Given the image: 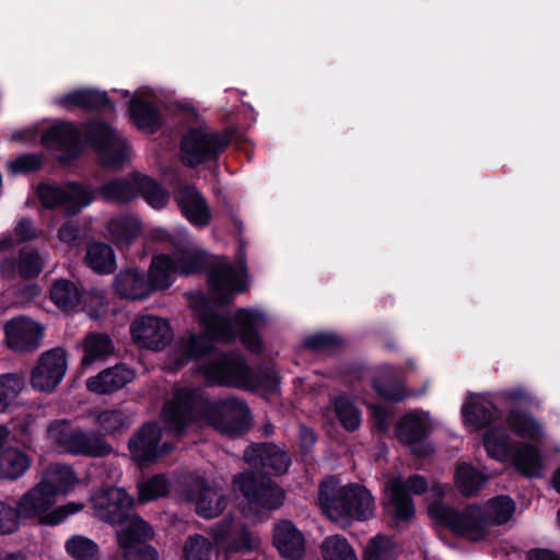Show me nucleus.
Instances as JSON below:
<instances>
[{"mask_svg":"<svg viewBox=\"0 0 560 560\" xmlns=\"http://www.w3.org/2000/svg\"><path fill=\"white\" fill-rule=\"evenodd\" d=\"M454 479L455 485L462 494L465 497H471L482 489L489 479V476L486 475L485 471L476 469L468 463H460L455 469Z\"/></svg>","mask_w":560,"mask_h":560,"instance_id":"58836bf2","label":"nucleus"},{"mask_svg":"<svg viewBox=\"0 0 560 560\" xmlns=\"http://www.w3.org/2000/svg\"><path fill=\"white\" fill-rule=\"evenodd\" d=\"M67 371V355L61 348L43 353L33 369L32 386L39 392H50L62 381Z\"/></svg>","mask_w":560,"mask_h":560,"instance_id":"6ab92c4d","label":"nucleus"},{"mask_svg":"<svg viewBox=\"0 0 560 560\" xmlns=\"http://www.w3.org/2000/svg\"><path fill=\"white\" fill-rule=\"evenodd\" d=\"M114 352V343L109 336L100 332L89 334L83 341L82 368L104 361Z\"/></svg>","mask_w":560,"mask_h":560,"instance_id":"e433bc0d","label":"nucleus"},{"mask_svg":"<svg viewBox=\"0 0 560 560\" xmlns=\"http://www.w3.org/2000/svg\"><path fill=\"white\" fill-rule=\"evenodd\" d=\"M168 490V481L163 475L154 476L138 483L139 500L141 502L152 501L163 497Z\"/></svg>","mask_w":560,"mask_h":560,"instance_id":"5fc2aeb1","label":"nucleus"},{"mask_svg":"<svg viewBox=\"0 0 560 560\" xmlns=\"http://www.w3.org/2000/svg\"><path fill=\"white\" fill-rule=\"evenodd\" d=\"M84 136L106 166L119 167L131 156V149L122 135L104 121L89 122L84 127Z\"/></svg>","mask_w":560,"mask_h":560,"instance_id":"9d476101","label":"nucleus"},{"mask_svg":"<svg viewBox=\"0 0 560 560\" xmlns=\"http://www.w3.org/2000/svg\"><path fill=\"white\" fill-rule=\"evenodd\" d=\"M31 466L30 456L20 448L8 447L0 453V477L18 479Z\"/></svg>","mask_w":560,"mask_h":560,"instance_id":"ea45409f","label":"nucleus"},{"mask_svg":"<svg viewBox=\"0 0 560 560\" xmlns=\"http://www.w3.org/2000/svg\"><path fill=\"white\" fill-rule=\"evenodd\" d=\"M136 177L110 180L101 187L100 194L107 201L127 202L137 196Z\"/></svg>","mask_w":560,"mask_h":560,"instance_id":"c03bdc74","label":"nucleus"},{"mask_svg":"<svg viewBox=\"0 0 560 560\" xmlns=\"http://www.w3.org/2000/svg\"><path fill=\"white\" fill-rule=\"evenodd\" d=\"M152 536L151 527L142 518L130 520L125 529L116 534L124 560H156V551L144 540Z\"/></svg>","mask_w":560,"mask_h":560,"instance_id":"f3484780","label":"nucleus"},{"mask_svg":"<svg viewBox=\"0 0 560 560\" xmlns=\"http://www.w3.org/2000/svg\"><path fill=\"white\" fill-rule=\"evenodd\" d=\"M553 487L558 493H560V467L557 469L553 476Z\"/></svg>","mask_w":560,"mask_h":560,"instance_id":"774afa93","label":"nucleus"},{"mask_svg":"<svg viewBox=\"0 0 560 560\" xmlns=\"http://www.w3.org/2000/svg\"><path fill=\"white\" fill-rule=\"evenodd\" d=\"M233 490L240 492L248 504V509L257 513L259 510H276L284 500L283 490L269 478L252 471L236 475Z\"/></svg>","mask_w":560,"mask_h":560,"instance_id":"9b49d317","label":"nucleus"},{"mask_svg":"<svg viewBox=\"0 0 560 560\" xmlns=\"http://www.w3.org/2000/svg\"><path fill=\"white\" fill-rule=\"evenodd\" d=\"M374 425L381 432L388 430L390 424L392 411L382 405H371Z\"/></svg>","mask_w":560,"mask_h":560,"instance_id":"052dcab7","label":"nucleus"},{"mask_svg":"<svg viewBox=\"0 0 560 560\" xmlns=\"http://www.w3.org/2000/svg\"><path fill=\"white\" fill-rule=\"evenodd\" d=\"M320 550L323 560H358L352 546L340 535L325 538Z\"/></svg>","mask_w":560,"mask_h":560,"instance_id":"49530a36","label":"nucleus"},{"mask_svg":"<svg viewBox=\"0 0 560 560\" xmlns=\"http://www.w3.org/2000/svg\"><path fill=\"white\" fill-rule=\"evenodd\" d=\"M129 113L135 125L147 132H153L160 124V116L151 90H141L133 94Z\"/></svg>","mask_w":560,"mask_h":560,"instance_id":"bb28decb","label":"nucleus"},{"mask_svg":"<svg viewBox=\"0 0 560 560\" xmlns=\"http://www.w3.org/2000/svg\"><path fill=\"white\" fill-rule=\"evenodd\" d=\"M504 397L515 402H532L533 397L524 388H514L506 390Z\"/></svg>","mask_w":560,"mask_h":560,"instance_id":"e2e57ef3","label":"nucleus"},{"mask_svg":"<svg viewBox=\"0 0 560 560\" xmlns=\"http://www.w3.org/2000/svg\"><path fill=\"white\" fill-rule=\"evenodd\" d=\"M39 233L34 228L31 220L22 218L18 221L14 229V236H0V252L14 247L18 243L26 242L38 237Z\"/></svg>","mask_w":560,"mask_h":560,"instance_id":"603ef678","label":"nucleus"},{"mask_svg":"<svg viewBox=\"0 0 560 560\" xmlns=\"http://www.w3.org/2000/svg\"><path fill=\"white\" fill-rule=\"evenodd\" d=\"M486 525L491 533L493 526L506 524L514 515L516 504L508 495H498L481 505Z\"/></svg>","mask_w":560,"mask_h":560,"instance_id":"c9c22d12","label":"nucleus"},{"mask_svg":"<svg viewBox=\"0 0 560 560\" xmlns=\"http://www.w3.org/2000/svg\"><path fill=\"white\" fill-rule=\"evenodd\" d=\"M57 104L65 108H104L113 107L106 93L96 90H77L57 100Z\"/></svg>","mask_w":560,"mask_h":560,"instance_id":"4c0bfd02","label":"nucleus"},{"mask_svg":"<svg viewBox=\"0 0 560 560\" xmlns=\"http://www.w3.org/2000/svg\"><path fill=\"white\" fill-rule=\"evenodd\" d=\"M208 283L210 296L201 292L187 294L190 308L196 314L202 334H190L180 340L170 357L168 368L176 370L190 359L201 358L214 348L215 342H230L240 337L242 343L252 352L262 348L257 330L261 328L267 316L259 310H237L232 313L226 304L247 288V273L243 257L234 265L220 259L209 271Z\"/></svg>","mask_w":560,"mask_h":560,"instance_id":"f257e3e1","label":"nucleus"},{"mask_svg":"<svg viewBox=\"0 0 560 560\" xmlns=\"http://www.w3.org/2000/svg\"><path fill=\"white\" fill-rule=\"evenodd\" d=\"M184 560H212L217 557L211 541L201 536H189L183 548Z\"/></svg>","mask_w":560,"mask_h":560,"instance_id":"09e8293b","label":"nucleus"},{"mask_svg":"<svg viewBox=\"0 0 560 560\" xmlns=\"http://www.w3.org/2000/svg\"><path fill=\"white\" fill-rule=\"evenodd\" d=\"M137 194H141L149 206L154 209L164 208L170 199L168 192L154 179L145 175L137 174Z\"/></svg>","mask_w":560,"mask_h":560,"instance_id":"37998d69","label":"nucleus"},{"mask_svg":"<svg viewBox=\"0 0 560 560\" xmlns=\"http://www.w3.org/2000/svg\"><path fill=\"white\" fill-rule=\"evenodd\" d=\"M49 296L51 302L63 312H75L83 301V294L79 287L66 279L54 282Z\"/></svg>","mask_w":560,"mask_h":560,"instance_id":"f704fd0d","label":"nucleus"},{"mask_svg":"<svg viewBox=\"0 0 560 560\" xmlns=\"http://www.w3.org/2000/svg\"><path fill=\"white\" fill-rule=\"evenodd\" d=\"M506 421L513 433L526 442L512 443L505 429L490 428L482 439L487 454L497 462L509 463L526 477L542 476L545 460L539 447L545 436L542 425L530 415L516 410L509 413Z\"/></svg>","mask_w":560,"mask_h":560,"instance_id":"7ed1b4c3","label":"nucleus"},{"mask_svg":"<svg viewBox=\"0 0 560 560\" xmlns=\"http://www.w3.org/2000/svg\"><path fill=\"white\" fill-rule=\"evenodd\" d=\"M47 257L37 249L26 247L21 250L19 260L3 259L0 264V273L4 278H14L18 273L25 278L38 276Z\"/></svg>","mask_w":560,"mask_h":560,"instance_id":"7c9ffc66","label":"nucleus"},{"mask_svg":"<svg viewBox=\"0 0 560 560\" xmlns=\"http://www.w3.org/2000/svg\"><path fill=\"white\" fill-rule=\"evenodd\" d=\"M43 165V155L36 153L22 154L8 162V168L12 174L37 171Z\"/></svg>","mask_w":560,"mask_h":560,"instance_id":"6e6d98bb","label":"nucleus"},{"mask_svg":"<svg viewBox=\"0 0 560 560\" xmlns=\"http://www.w3.org/2000/svg\"><path fill=\"white\" fill-rule=\"evenodd\" d=\"M405 375L401 369L385 365L377 370L373 380V388L377 395L392 401H400L410 394L404 386Z\"/></svg>","mask_w":560,"mask_h":560,"instance_id":"c756f323","label":"nucleus"},{"mask_svg":"<svg viewBox=\"0 0 560 560\" xmlns=\"http://www.w3.org/2000/svg\"><path fill=\"white\" fill-rule=\"evenodd\" d=\"M229 132H209L203 128L189 130L180 144V160L188 166L215 160L230 143Z\"/></svg>","mask_w":560,"mask_h":560,"instance_id":"f8f14e48","label":"nucleus"},{"mask_svg":"<svg viewBox=\"0 0 560 560\" xmlns=\"http://www.w3.org/2000/svg\"><path fill=\"white\" fill-rule=\"evenodd\" d=\"M213 537L218 545L224 548L226 555L247 553L258 549L260 539L241 524L226 522L213 529Z\"/></svg>","mask_w":560,"mask_h":560,"instance_id":"412c9836","label":"nucleus"},{"mask_svg":"<svg viewBox=\"0 0 560 560\" xmlns=\"http://www.w3.org/2000/svg\"><path fill=\"white\" fill-rule=\"evenodd\" d=\"M150 237L171 243L175 248L173 256L160 254L153 257L147 276L152 293L168 289L177 275L189 276L200 272L208 262L207 254L194 244L184 230L171 235L163 229H153Z\"/></svg>","mask_w":560,"mask_h":560,"instance_id":"20e7f679","label":"nucleus"},{"mask_svg":"<svg viewBox=\"0 0 560 560\" xmlns=\"http://www.w3.org/2000/svg\"><path fill=\"white\" fill-rule=\"evenodd\" d=\"M318 500L325 514L342 527L374 515L373 497L357 483L343 486L332 478L327 479L320 485Z\"/></svg>","mask_w":560,"mask_h":560,"instance_id":"39448f33","label":"nucleus"},{"mask_svg":"<svg viewBox=\"0 0 560 560\" xmlns=\"http://www.w3.org/2000/svg\"><path fill=\"white\" fill-rule=\"evenodd\" d=\"M332 410L346 430L354 431L361 425L362 415L355 404L348 397H336L332 400Z\"/></svg>","mask_w":560,"mask_h":560,"instance_id":"a18cd8bd","label":"nucleus"},{"mask_svg":"<svg viewBox=\"0 0 560 560\" xmlns=\"http://www.w3.org/2000/svg\"><path fill=\"white\" fill-rule=\"evenodd\" d=\"M4 330L9 348L15 351L35 349L43 337V328L26 317L11 319L7 323Z\"/></svg>","mask_w":560,"mask_h":560,"instance_id":"393cba45","label":"nucleus"},{"mask_svg":"<svg viewBox=\"0 0 560 560\" xmlns=\"http://www.w3.org/2000/svg\"><path fill=\"white\" fill-rule=\"evenodd\" d=\"M56 501L52 494L37 482L18 501V514L23 520H36L42 525L55 526L83 509V504L78 502L54 508Z\"/></svg>","mask_w":560,"mask_h":560,"instance_id":"6e6552de","label":"nucleus"},{"mask_svg":"<svg viewBox=\"0 0 560 560\" xmlns=\"http://www.w3.org/2000/svg\"><path fill=\"white\" fill-rule=\"evenodd\" d=\"M38 482L57 500L58 495L71 492L79 483V478L71 466L52 464L43 472Z\"/></svg>","mask_w":560,"mask_h":560,"instance_id":"72a5a7b5","label":"nucleus"},{"mask_svg":"<svg viewBox=\"0 0 560 560\" xmlns=\"http://www.w3.org/2000/svg\"><path fill=\"white\" fill-rule=\"evenodd\" d=\"M37 195L45 208L61 207L68 214H75L92 202V192L74 183L65 186L40 184Z\"/></svg>","mask_w":560,"mask_h":560,"instance_id":"2eb2a0df","label":"nucleus"},{"mask_svg":"<svg viewBox=\"0 0 560 560\" xmlns=\"http://www.w3.org/2000/svg\"><path fill=\"white\" fill-rule=\"evenodd\" d=\"M114 288L118 295L130 300H145L153 294L147 275L137 269L120 271Z\"/></svg>","mask_w":560,"mask_h":560,"instance_id":"473e14b6","label":"nucleus"},{"mask_svg":"<svg viewBox=\"0 0 560 560\" xmlns=\"http://www.w3.org/2000/svg\"><path fill=\"white\" fill-rule=\"evenodd\" d=\"M428 511L431 518L448 528L457 537L480 541L490 535L479 504H468L463 510H456L441 502H434L430 504Z\"/></svg>","mask_w":560,"mask_h":560,"instance_id":"0eeeda50","label":"nucleus"},{"mask_svg":"<svg viewBox=\"0 0 560 560\" xmlns=\"http://www.w3.org/2000/svg\"><path fill=\"white\" fill-rule=\"evenodd\" d=\"M447 491L448 486L441 483L433 485L432 488L430 489V493L438 498L444 497Z\"/></svg>","mask_w":560,"mask_h":560,"instance_id":"69168bd1","label":"nucleus"},{"mask_svg":"<svg viewBox=\"0 0 560 560\" xmlns=\"http://www.w3.org/2000/svg\"><path fill=\"white\" fill-rule=\"evenodd\" d=\"M43 145L60 151L61 160L75 156L80 149V137L75 127L70 122L58 121L52 124L40 137Z\"/></svg>","mask_w":560,"mask_h":560,"instance_id":"b1692460","label":"nucleus"},{"mask_svg":"<svg viewBox=\"0 0 560 560\" xmlns=\"http://www.w3.org/2000/svg\"><path fill=\"white\" fill-rule=\"evenodd\" d=\"M339 342L337 336L331 332H318L308 336L304 340V346L311 350H324L337 346Z\"/></svg>","mask_w":560,"mask_h":560,"instance_id":"13d9d810","label":"nucleus"},{"mask_svg":"<svg viewBox=\"0 0 560 560\" xmlns=\"http://www.w3.org/2000/svg\"><path fill=\"white\" fill-rule=\"evenodd\" d=\"M51 444L60 452L86 457H102L112 452V447L94 433L73 428L67 421H55L47 429Z\"/></svg>","mask_w":560,"mask_h":560,"instance_id":"1a4fd4ad","label":"nucleus"},{"mask_svg":"<svg viewBox=\"0 0 560 560\" xmlns=\"http://www.w3.org/2000/svg\"><path fill=\"white\" fill-rule=\"evenodd\" d=\"M175 198L183 214L191 224L205 226L209 223L211 217L209 206L194 186L182 187Z\"/></svg>","mask_w":560,"mask_h":560,"instance_id":"c85d7f7f","label":"nucleus"},{"mask_svg":"<svg viewBox=\"0 0 560 560\" xmlns=\"http://www.w3.org/2000/svg\"><path fill=\"white\" fill-rule=\"evenodd\" d=\"M136 377V372L125 364H116L86 380V388L95 394H112Z\"/></svg>","mask_w":560,"mask_h":560,"instance_id":"cd10ccee","label":"nucleus"},{"mask_svg":"<svg viewBox=\"0 0 560 560\" xmlns=\"http://www.w3.org/2000/svg\"><path fill=\"white\" fill-rule=\"evenodd\" d=\"M20 515L16 508L0 501V534L8 535L14 533L20 527Z\"/></svg>","mask_w":560,"mask_h":560,"instance_id":"4d7b16f0","label":"nucleus"},{"mask_svg":"<svg viewBox=\"0 0 560 560\" xmlns=\"http://www.w3.org/2000/svg\"><path fill=\"white\" fill-rule=\"evenodd\" d=\"M244 459L254 468L261 467L266 474H283L288 470L290 458L285 452L273 444H253L244 452Z\"/></svg>","mask_w":560,"mask_h":560,"instance_id":"5701e85b","label":"nucleus"},{"mask_svg":"<svg viewBox=\"0 0 560 560\" xmlns=\"http://www.w3.org/2000/svg\"><path fill=\"white\" fill-rule=\"evenodd\" d=\"M67 552L74 560H100L97 545L90 538L82 535H74L66 542Z\"/></svg>","mask_w":560,"mask_h":560,"instance_id":"8fccbe9b","label":"nucleus"},{"mask_svg":"<svg viewBox=\"0 0 560 560\" xmlns=\"http://www.w3.org/2000/svg\"><path fill=\"white\" fill-rule=\"evenodd\" d=\"M388 501L387 512L398 521L409 520L415 512L413 503L407 491L413 494H421L428 490L427 480L419 475H413L404 482L400 479H390L386 483Z\"/></svg>","mask_w":560,"mask_h":560,"instance_id":"dca6fc26","label":"nucleus"},{"mask_svg":"<svg viewBox=\"0 0 560 560\" xmlns=\"http://www.w3.org/2000/svg\"><path fill=\"white\" fill-rule=\"evenodd\" d=\"M302 440L306 444H313L315 442V435L312 430L303 428L301 431Z\"/></svg>","mask_w":560,"mask_h":560,"instance_id":"338daca9","label":"nucleus"},{"mask_svg":"<svg viewBox=\"0 0 560 560\" xmlns=\"http://www.w3.org/2000/svg\"><path fill=\"white\" fill-rule=\"evenodd\" d=\"M80 238V231L77 224L73 222H67L60 226L58 231V240L60 243L68 247L78 245Z\"/></svg>","mask_w":560,"mask_h":560,"instance_id":"bf43d9fd","label":"nucleus"},{"mask_svg":"<svg viewBox=\"0 0 560 560\" xmlns=\"http://www.w3.org/2000/svg\"><path fill=\"white\" fill-rule=\"evenodd\" d=\"M132 341L140 348L154 351L164 349L173 339L168 322L154 315H140L130 324Z\"/></svg>","mask_w":560,"mask_h":560,"instance_id":"a211bd4d","label":"nucleus"},{"mask_svg":"<svg viewBox=\"0 0 560 560\" xmlns=\"http://www.w3.org/2000/svg\"><path fill=\"white\" fill-rule=\"evenodd\" d=\"M162 420L168 431L179 434L185 428L197 423L208 424L217 431L235 436L249 427V410L246 404L234 397L210 401L199 389L180 388L174 392L162 411Z\"/></svg>","mask_w":560,"mask_h":560,"instance_id":"f03ea898","label":"nucleus"},{"mask_svg":"<svg viewBox=\"0 0 560 560\" xmlns=\"http://www.w3.org/2000/svg\"><path fill=\"white\" fill-rule=\"evenodd\" d=\"M528 560H560L553 552L549 550L538 549L528 553Z\"/></svg>","mask_w":560,"mask_h":560,"instance_id":"0e129e2a","label":"nucleus"},{"mask_svg":"<svg viewBox=\"0 0 560 560\" xmlns=\"http://www.w3.org/2000/svg\"><path fill=\"white\" fill-rule=\"evenodd\" d=\"M170 450L166 442L161 443V430L154 423L144 424L129 441L130 455L139 465L153 463Z\"/></svg>","mask_w":560,"mask_h":560,"instance_id":"aec40b11","label":"nucleus"},{"mask_svg":"<svg viewBox=\"0 0 560 560\" xmlns=\"http://www.w3.org/2000/svg\"><path fill=\"white\" fill-rule=\"evenodd\" d=\"M24 388V378L18 374L0 375V412H4Z\"/></svg>","mask_w":560,"mask_h":560,"instance_id":"3c124183","label":"nucleus"},{"mask_svg":"<svg viewBox=\"0 0 560 560\" xmlns=\"http://www.w3.org/2000/svg\"><path fill=\"white\" fill-rule=\"evenodd\" d=\"M187 499L195 503L196 512L205 518L219 516L228 505L222 488L210 486L202 479L191 482Z\"/></svg>","mask_w":560,"mask_h":560,"instance_id":"4be33fe9","label":"nucleus"},{"mask_svg":"<svg viewBox=\"0 0 560 560\" xmlns=\"http://www.w3.org/2000/svg\"><path fill=\"white\" fill-rule=\"evenodd\" d=\"M90 503L95 517L109 524H117L120 529H125L130 520L140 518L130 513L133 498L124 488H101L92 493Z\"/></svg>","mask_w":560,"mask_h":560,"instance_id":"ddd939ff","label":"nucleus"},{"mask_svg":"<svg viewBox=\"0 0 560 560\" xmlns=\"http://www.w3.org/2000/svg\"><path fill=\"white\" fill-rule=\"evenodd\" d=\"M85 262L98 273H112L116 268L114 250L104 243H93L88 247Z\"/></svg>","mask_w":560,"mask_h":560,"instance_id":"79ce46f5","label":"nucleus"},{"mask_svg":"<svg viewBox=\"0 0 560 560\" xmlns=\"http://www.w3.org/2000/svg\"><path fill=\"white\" fill-rule=\"evenodd\" d=\"M96 421L105 433L114 434L127 429L132 417L124 410H105L98 413Z\"/></svg>","mask_w":560,"mask_h":560,"instance_id":"864d4df0","label":"nucleus"},{"mask_svg":"<svg viewBox=\"0 0 560 560\" xmlns=\"http://www.w3.org/2000/svg\"><path fill=\"white\" fill-rule=\"evenodd\" d=\"M37 133H38L37 127H27V128L14 131L10 136L9 140L15 141V142H25V143L32 142V141L36 140Z\"/></svg>","mask_w":560,"mask_h":560,"instance_id":"680f3d73","label":"nucleus"},{"mask_svg":"<svg viewBox=\"0 0 560 560\" xmlns=\"http://www.w3.org/2000/svg\"><path fill=\"white\" fill-rule=\"evenodd\" d=\"M463 417L466 427L470 431H478L491 423L499 417V410L487 395H471L463 405Z\"/></svg>","mask_w":560,"mask_h":560,"instance_id":"a878e982","label":"nucleus"},{"mask_svg":"<svg viewBox=\"0 0 560 560\" xmlns=\"http://www.w3.org/2000/svg\"><path fill=\"white\" fill-rule=\"evenodd\" d=\"M398 551L399 548L392 538L377 535L366 544L363 560H394Z\"/></svg>","mask_w":560,"mask_h":560,"instance_id":"de8ad7c7","label":"nucleus"},{"mask_svg":"<svg viewBox=\"0 0 560 560\" xmlns=\"http://www.w3.org/2000/svg\"><path fill=\"white\" fill-rule=\"evenodd\" d=\"M433 427V421L428 412L413 410L406 413L398 421L396 436L415 455L427 456L432 452V446L427 442V436Z\"/></svg>","mask_w":560,"mask_h":560,"instance_id":"4468645a","label":"nucleus"},{"mask_svg":"<svg viewBox=\"0 0 560 560\" xmlns=\"http://www.w3.org/2000/svg\"><path fill=\"white\" fill-rule=\"evenodd\" d=\"M205 380L210 384L228 385L244 389H266L275 392L279 377L275 370L268 369L254 373L241 354H222L209 360L200 368Z\"/></svg>","mask_w":560,"mask_h":560,"instance_id":"423d86ee","label":"nucleus"},{"mask_svg":"<svg viewBox=\"0 0 560 560\" xmlns=\"http://www.w3.org/2000/svg\"><path fill=\"white\" fill-rule=\"evenodd\" d=\"M273 544L290 560L301 559L305 551L304 536L290 521H281L275 526Z\"/></svg>","mask_w":560,"mask_h":560,"instance_id":"2f4dec72","label":"nucleus"},{"mask_svg":"<svg viewBox=\"0 0 560 560\" xmlns=\"http://www.w3.org/2000/svg\"><path fill=\"white\" fill-rule=\"evenodd\" d=\"M108 232L118 245H128L141 232V222L136 215H121L108 222Z\"/></svg>","mask_w":560,"mask_h":560,"instance_id":"a19ab883","label":"nucleus"}]
</instances>
